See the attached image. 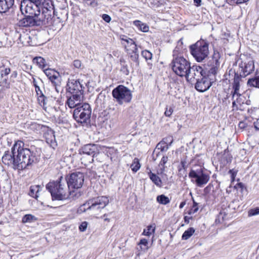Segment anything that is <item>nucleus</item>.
<instances>
[{"label":"nucleus","mask_w":259,"mask_h":259,"mask_svg":"<svg viewBox=\"0 0 259 259\" xmlns=\"http://www.w3.org/2000/svg\"><path fill=\"white\" fill-rule=\"evenodd\" d=\"M21 141L15 142L11 151H6L2 157L3 162L8 165H13L15 169H23L39 160V156L34 148H24Z\"/></svg>","instance_id":"nucleus-1"},{"label":"nucleus","mask_w":259,"mask_h":259,"mask_svg":"<svg viewBox=\"0 0 259 259\" xmlns=\"http://www.w3.org/2000/svg\"><path fill=\"white\" fill-rule=\"evenodd\" d=\"M46 189L51 193L53 200H62L70 196L67 178L60 176L56 181L50 182Z\"/></svg>","instance_id":"nucleus-2"},{"label":"nucleus","mask_w":259,"mask_h":259,"mask_svg":"<svg viewBox=\"0 0 259 259\" xmlns=\"http://www.w3.org/2000/svg\"><path fill=\"white\" fill-rule=\"evenodd\" d=\"M70 198H77L81 196V173L79 171L70 174L67 179Z\"/></svg>","instance_id":"nucleus-3"},{"label":"nucleus","mask_w":259,"mask_h":259,"mask_svg":"<svg viewBox=\"0 0 259 259\" xmlns=\"http://www.w3.org/2000/svg\"><path fill=\"white\" fill-rule=\"evenodd\" d=\"M191 54L197 62L204 60L209 54L208 44L204 40L197 41L190 47Z\"/></svg>","instance_id":"nucleus-4"},{"label":"nucleus","mask_w":259,"mask_h":259,"mask_svg":"<svg viewBox=\"0 0 259 259\" xmlns=\"http://www.w3.org/2000/svg\"><path fill=\"white\" fill-rule=\"evenodd\" d=\"M190 63L183 57H178L174 58L171 66L173 71L181 77H184L187 71L190 69Z\"/></svg>","instance_id":"nucleus-5"},{"label":"nucleus","mask_w":259,"mask_h":259,"mask_svg":"<svg viewBox=\"0 0 259 259\" xmlns=\"http://www.w3.org/2000/svg\"><path fill=\"white\" fill-rule=\"evenodd\" d=\"M112 94L113 97L120 105L130 103L132 99L131 90L122 85H119L115 88L112 91Z\"/></svg>","instance_id":"nucleus-6"},{"label":"nucleus","mask_w":259,"mask_h":259,"mask_svg":"<svg viewBox=\"0 0 259 259\" xmlns=\"http://www.w3.org/2000/svg\"><path fill=\"white\" fill-rule=\"evenodd\" d=\"M55 10L53 7H43L38 16L40 26H50L55 25Z\"/></svg>","instance_id":"nucleus-7"},{"label":"nucleus","mask_w":259,"mask_h":259,"mask_svg":"<svg viewBox=\"0 0 259 259\" xmlns=\"http://www.w3.org/2000/svg\"><path fill=\"white\" fill-rule=\"evenodd\" d=\"M109 203V199L106 196H100L90 199L82 205L88 206L86 210H92L94 212H97L100 211L101 209L104 208Z\"/></svg>","instance_id":"nucleus-8"},{"label":"nucleus","mask_w":259,"mask_h":259,"mask_svg":"<svg viewBox=\"0 0 259 259\" xmlns=\"http://www.w3.org/2000/svg\"><path fill=\"white\" fill-rule=\"evenodd\" d=\"M189 177L191 179V181L195 183L199 187H203L209 180V175L204 172L201 168L196 170L191 169L189 174Z\"/></svg>","instance_id":"nucleus-9"},{"label":"nucleus","mask_w":259,"mask_h":259,"mask_svg":"<svg viewBox=\"0 0 259 259\" xmlns=\"http://www.w3.org/2000/svg\"><path fill=\"white\" fill-rule=\"evenodd\" d=\"M40 4L30 2L29 0H23L21 2L20 9L22 13L23 11L28 16L36 18L39 16L41 10L38 6Z\"/></svg>","instance_id":"nucleus-10"},{"label":"nucleus","mask_w":259,"mask_h":259,"mask_svg":"<svg viewBox=\"0 0 259 259\" xmlns=\"http://www.w3.org/2000/svg\"><path fill=\"white\" fill-rule=\"evenodd\" d=\"M239 66L242 72L241 75L246 76L250 74L254 69V60L250 56H240Z\"/></svg>","instance_id":"nucleus-11"},{"label":"nucleus","mask_w":259,"mask_h":259,"mask_svg":"<svg viewBox=\"0 0 259 259\" xmlns=\"http://www.w3.org/2000/svg\"><path fill=\"white\" fill-rule=\"evenodd\" d=\"M120 38L121 40L127 43V45H125V49L127 53L129 54L133 53V55H131V58L134 60H137L138 58L139 54L135 42L132 39L125 35L120 36Z\"/></svg>","instance_id":"nucleus-12"},{"label":"nucleus","mask_w":259,"mask_h":259,"mask_svg":"<svg viewBox=\"0 0 259 259\" xmlns=\"http://www.w3.org/2000/svg\"><path fill=\"white\" fill-rule=\"evenodd\" d=\"M203 69L201 67L197 65H193L191 67L190 65V69L187 70V74L184 77L188 81H193L194 80H197L203 76Z\"/></svg>","instance_id":"nucleus-13"},{"label":"nucleus","mask_w":259,"mask_h":259,"mask_svg":"<svg viewBox=\"0 0 259 259\" xmlns=\"http://www.w3.org/2000/svg\"><path fill=\"white\" fill-rule=\"evenodd\" d=\"M196 81L195 89L200 92H204L209 89L215 81V78L204 76L203 74V76Z\"/></svg>","instance_id":"nucleus-14"},{"label":"nucleus","mask_w":259,"mask_h":259,"mask_svg":"<svg viewBox=\"0 0 259 259\" xmlns=\"http://www.w3.org/2000/svg\"><path fill=\"white\" fill-rule=\"evenodd\" d=\"M219 59V53H214L211 60H210L208 64V65L210 66L211 68L208 71V74L207 76L215 79V75L218 71L220 65Z\"/></svg>","instance_id":"nucleus-15"},{"label":"nucleus","mask_w":259,"mask_h":259,"mask_svg":"<svg viewBox=\"0 0 259 259\" xmlns=\"http://www.w3.org/2000/svg\"><path fill=\"white\" fill-rule=\"evenodd\" d=\"M91 109L89 104H82V126H90Z\"/></svg>","instance_id":"nucleus-16"},{"label":"nucleus","mask_w":259,"mask_h":259,"mask_svg":"<svg viewBox=\"0 0 259 259\" xmlns=\"http://www.w3.org/2000/svg\"><path fill=\"white\" fill-rule=\"evenodd\" d=\"M19 25L22 27L40 26L38 16L35 18L27 15L19 21Z\"/></svg>","instance_id":"nucleus-17"},{"label":"nucleus","mask_w":259,"mask_h":259,"mask_svg":"<svg viewBox=\"0 0 259 259\" xmlns=\"http://www.w3.org/2000/svg\"><path fill=\"white\" fill-rule=\"evenodd\" d=\"M14 4V0H0V13L7 12Z\"/></svg>","instance_id":"nucleus-18"},{"label":"nucleus","mask_w":259,"mask_h":259,"mask_svg":"<svg viewBox=\"0 0 259 259\" xmlns=\"http://www.w3.org/2000/svg\"><path fill=\"white\" fill-rule=\"evenodd\" d=\"M67 85L70 90L76 92H80L81 83L79 79L73 80L71 81H69L67 83Z\"/></svg>","instance_id":"nucleus-19"},{"label":"nucleus","mask_w":259,"mask_h":259,"mask_svg":"<svg viewBox=\"0 0 259 259\" xmlns=\"http://www.w3.org/2000/svg\"><path fill=\"white\" fill-rule=\"evenodd\" d=\"M41 189L42 187L40 185L31 186L30 187L29 195L37 199L39 195V192Z\"/></svg>","instance_id":"nucleus-20"},{"label":"nucleus","mask_w":259,"mask_h":259,"mask_svg":"<svg viewBox=\"0 0 259 259\" xmlns=\"http://www.w3.org/2000/svg\"><path fill=\"white\" fill-rule=\"evenodd\" d=\"M241 96V94L239 93V90H234L233 94V98L234 101L233 102V107L235 108V107L237 109L238 104L241 105V102L239 101L238 97H240Z\"/></svg>","instance_id":"nucleus-21"},{"label":"nucleus","mask_w":259,"mask_h":259,"mask_svg":"<svg viewBox=\"0 0 259 259\" xmlns=\"http://www.w3.org/2000/svg\"><path fill=\"white\" fill-rule=\"evenodd\" d=\"M156 226L154 224L149 225L146 229H145L142 233V235L147 236H150L154 234L155 231Z\"/></svg>","instance_id":"nucleus-22"},{"label":"nucleus","mask_w":259,"mask_h":259,"mask_svg":"<svg viewBox=\"0 0 259 259\" xmlns=\"http://www.w3.org/2000/svg\"><path fill=\"white\" fill-rule=\"evenodd\" d=\"M148 175L151 181L157 186H160L161 181L160 178L151 171L148 172Z\"/></svg>","instance_id":"nucleus-23"},{"label":"nucleus","mask_w":259,"mask_h":259,"mask_svg":"<svg viewBox=\"0 0 259 259\" xmlns=\"http://www.w3.org/2000/svg\"><path fill=\"white\" fill-rule=\"evenodd\" d=\"M81 109L80 107H78L75 108L73 112V118L77 121L78 124V126L81 124Z\"/></svg>","instance_id":"nucleus-24"},{"label":"nucleus","mask_w":259,"mask_h":259,"mask_svg":"<svg viewBox=\"0 0 259 259\" xmlns=\"http://www.w3.org/2000/svg\"><path fill=\"white\" fill-rule=\"evenodd\" d=\"M134 24L143 32H147L149 30V27L139 20L135 21Z\"/></svg>","instance_id":"nucleus-25"},{"label":"nucleus","mask_w":259,"mask_h":259,"mask_svg":"<svg viewBox=\"0 0 259 259\" xmlns=\"http://www.w3.org/2000/svg\"><path fill=\"white\" fill-rule=\"evenodd\" d=\"M33 61L35 62L39 67L45 69L47 66L46 60L41 57H36L33 59Z\"/></svg>","instance_id":"nucleus-26"},{"label":"nucleus","mask_w":259,"mask_h":259,"mask_svg":"<svg viewBox=\"0 0 259 259\" xmlns=\"http://www.w3.org/2000/svg\"><path fill=\"white\" fill-rule=\"evenodd\" d=\"M195 232V230L193 228H190L186 231L184 232L182 235V239L183 240H187L190 237L192 236V235Z\"/></svg>","instance_id":"nucleus-27"},{"label":"nucleus","mask_w":259,"mask_h":259,"mask_svg":"<svg viewBox=\"0 0 259 259\" xmlns=\"http://www.w3.org/2000/svg\"><path fill=\"white\" fill-rule=\"evenodd\" d=\"M156 200L159 203L164 205H166L170 202L169 198L164 195L158 196Z\"/></svg>","instance_id":"nucleus-28"},{"label":"nucleus","mask_w":259,"mask_h":259,"mask_svg":"<svg viewBox=\"0 0 259 259\" xmlns=\"http://www.w3.org/2000/svg\"><path fill=\"white\" fill-rule=\"evenodd\" d=\"M140 167L141 165L139 159L137 158H135L131 165L132 170L134 172H137L140 169Z\"/></svg>","instance_id":"nucleus-29"},{"label":"nucleus","mask_w":259,"mask_h":259,"mask_svg":"<svg viewBox=\"0 0 259 259\" xmlns=\"http://www.w3.org/2000/svg\"><path fill=\"white\" fill-rule=\"evenodd\" d=\"M247 84L250 87L259 88V78L255 77L249 79L247 81Z\"/></svg>","instance_id":"nucleus-30"},{"label":"nucleus","mask_w":259,"mask_h":259,"mask_svg":"<svg viewBox=\"0 0 259 259\" xmlns=\"http://www.w3.org/2000/svg\"><path fill=\"white\" fill-rule=\"evenodd\" d=\"M36 220V218L30 214H25L23 218H22V222L24 223H28V222H31L33 221Z\"/></svg>","instance_id":"nucleus-31"},{"label":"nucleus","mask_w":259,"mask_h":259,"mask_svg":"<svg viewBox=\"0 0 259 259\" xmlns=\"http://www.w3.org/2000/svg\"><path fill=\"white\" fill-rule=\"evenodd\" d=\"M67 104L68 106L72 108H74L77 106L79 105V102H75L74 100V97H70L67 100Z\"/></svg>","instance_id":"nucleus-32"},{"label":"nucleus","mask_w":259,"mask_h":259,"mask_svg":"<svg viewBox=\"0 0 259 259\" xmlns=\"http://www.w3.org/2000/svg\"><path fill=\"white\" fill-rule=\"evenodd\" d=\"M169 146L168 144H165L163 142L161 141L156 146L158 149H160L161 151H166L169 149Z\"/></svg>","instance_id":"nucleus-33"},{"label":"nucleus","mask_w":259,"mask_h":259,"mask_svg":"<svg viewBox=\"0 0 259 259\" xmlns=\"http://www.w3.org/2000/svg\"><path fill=\"white\" fill-rule=\"evenodd\" d=\"M233 89L234 90H239L240 89V78L239 77H235L233 84Z\"/></svg>","instance_id":"nucleus-34"},{"label":"nucleus","mask_w":259,"mask_h":259,"mask_svg":"<svg viewBox=\"0 0 259 259\" xmlns=\"http://www.w3.org/2000/svg\"><path fill=\"white\" fill-rule=\"evenodd\" d=\"M44 72L46 74V75L50 78L52 75L54 74H57V72L54 70L50 69V68H45L44 69Z\"/></svg>","instance_id":"nucleus-35"},{"label":"nucleus","mask_w":259,"mask_h":259,"mask_svg":"<svg viewBox=\"0 0 259 259\" xmlns=\"http://www.w3.org/2000/svg\"><path fill=\"white\" fill-rule=\"evenodd\" d=\"M11 72V69L9 67H6V65L0 70V73L2 77L8 75Z\"/></svg>","instance_id":"nucleus-36"},{"label":"nucleus","mask_w":259,"mask_h":259,"mask_svg":"<svg viewBox=\"0 0 259 259\" xmlns=\"http://www.w3.org/2000/svg\"><path fill=\"white\" fill-rule=\"evenodd\" d=\"M165 144H168V146H170L173 142V137L171 136H168L163 139L162 141Z\"/></svg>","instance_id":"nucleus-37"},{"label":"nucleus","mask_w":259,"mask_h":259,"mask_svg":"<svg viewBox=\"0 0 259 259\" xmlns=\"http://www.w3.org/2000/svg\"><path fill=\"white\" fill-rule=\"evenodd\" d=\"M142 55L147 60L151 59L152 57V53L147 50H144V51H142Z\"/></svg>","instance_id":"nucleus-38"},{"label":"nucleus","mask_w":259,"mask_h":259,"mask_svg":"<svg viewBox=\"0 0 259 259\" xmlns=\"http://www.w3.org/2000/svg\"><path fill=\"white\" fill-rule=\"evenodd\" d=\"M162 5V3L158 0H153L151 2V6L152 8H157L160 7Z\"/></svg>","instance_id":"nucleus-39"},{"label":"nucleus","mask_w":259,"mask_h":259,"mask_svg":"<svg viewBox=\"0 0 259 259\" xmlns=\"http://www.w3.org/2000/svg\"><path fill=\"white\" fill-rule=\"evenodd\" d=\"M259 214V207L252 209L248 211L249 216L255 215Z\"/></svg>","instance_id":"nucleus-40"},{"label":"nucleus","mask_w":259,"mask_h":259,"mask_svg":"<svg viewBox=\"0 0 259 259\" xmlns=\"http://www.w3.org/2000/svg\"><path fill=\"white\" fill-rule=\"evenodd\" d=\"M229 173L231 175L232 182L234 181L235 177L237 173V170L235 169H230Z\"/></svg>","instance_id":"nucleus-41"},{"label":"nucleus","mask_w":259,"mask_h":259,"mask_svg":"<svg viewBox=\"0 0 259 259\" xmlns=\"http://www.w3.org/2000/svg\"><path fill=\"white\" fill-rule=\"evenodd\" d=\"M85 3L87 5L93 7L97 6L98 4L96 0H85Z\"/></svg>","instance_id":"nucleus-42"},{"label":"nucleus","mask_w":259,"mask_h":259,"mask_svg":"<svg viewBox=\"0 0 259 259\" xmlns=\"http://www.w3.org/2000/svg\"><path fill=\"white\" fill-rule=\"evenodd\" d=\"M38 100L40 103L43 104V105L46 104V100L47 98L44 96L43 94H41L40 95L37 96Z\"/></svg>","instance_id":"nucleus-43"},{"label":"nucleus","mask_w":259,"mask_h":259,"mask_svg":"<svg viewBox=\"0 0 259 259\" xmlns=\"http://www.w3.org/2000/svg\"><path fill=\"white\" fill-rule=\"evenodd\" d=\"M80 95L81 92H75V94H73L71 97H74L75 102L80 103Z\"/></svg>","instance_id":"nucleus-44"},{"label":"nucleus","mask_w":259,"mask_h":259,"mask_svg":"<svg viewBox=\"0 0 259 259\" xmlns=\"http://www.w3.org/2000/svg\"><path fill=\"white\" fill-rule=\"evenodd\" d=\"M173 112V109L171 107L166 108L164 112L166 116L169 117Z\"/></svg>","instance_id":"nucleus-45"},{"label":"nucleus","mask_w":259,"mask_h":259,"mask_svg":"<svg viewBox=\"0 0 259 259\" xmlns=\"http://www.w3.org/2000/svg\"><path fill=\"white\" fill-rule=\"evenodd\" d=\"M102 18L107 23L110 22L111 20L110 16L105 14L102 15Z\"/></svg>","instance_id":"nucleus-46"},{"label":"nucleus","mask_w":259,"mask_h":259,"mask_svg":"<svg viewBox=\"0 0 259 259\" xmlns=\"http://www.w3.org/2000/svg\"><path fill=\"white\" fill-rule=\"evenodd\" d=\"M40 83H42V81L41 79L38 78V80H37L35 78H33V84L35 88L36 87H38Z\"/></svg>","instance_id":"nucleus-47"},{"label":"nucleus","mask_w":259,"mask_h":259,"mask_svg":"<svg viewBox=\"0 0 259 259\" xmlns=\"http://www.w3.org/2000/svg\"><path fill=\"white\" fill-rule=\"evenodd\" d=\"M58 76L59 73L57 72V74H54L49 79L53 83H55V81L58 79Z\"/></svg>","instance_id":"nucleus-48"},{"label":"nucleus","mask_w":259,"mask_h":259,"mask_svg":"<svg viewBox=\"0 0 259 259\" xmlns=\"http://www.w3.org/2000/svg\"><path fill=\"white\" fill-rule=\"evenodd\" d=\"M148 244V241L146 239H142L140 241V242L138 243L139 245H144L145 246H147Z\"/></svg>","instance_id":"nucleus-49"},{"label":"nucleus","mask_w":259,"mask_h":259,"mask_svg":"<svg viewBox=\"0 0 259 259\" xmlns=\"http://www.w3.org/2000/svg\"><path fill=\"white\" fill-rule=\"evenodd\" d=\"M73 65L77 68H79L81 67V61L79 60H76L74 61Z\"/></svg>","instance_id":"nucleus-50"},{"label":"nucleus","mask_w":259,"mask_h":259,"mask_svg":"<svg viewBox=\"0 0 259 259\" xmlns=\"http://www.w3.org/2000/svg\"><path fill=\"white\" fill-rule=\"evenodd\" d=\"M168 160V157L167 156H163L160 161L161 165H164Z\"/></svg>","instance_id":"nucleus-51"},{"label":"nucleus","mask_w":259,"mask_h":259,"mask_svg":"<svg viewBox=\"0 0 259 259\" xmlns=\"http://www.w3.org/2000/svg\"><path fill=\"white\" fill-rule=\"evenodd\" d=\"M35 90L37 96L40 95L41 94H43L39 85L35 88Z\"/></svg>","instance_id":"nucleus-52"},{"label":"nucleus","mask_w":259,"mask_h":259,"mask_svg":"<svg viewBox=\"0 0 259 259\" xmlns=\"http://www.w3.org/2000/svg\"><path fill=\"white\" fill-rule=\"evenodd\" d=\"M193 207L194 208V209H192L190 211V212H189V214H191V213H195L198 209V207L196 206V204L195 203H194V204Z\"/></svg>","instance_id":"nucleus-53"},{"label":"nucleus","mask_w":259,"mask_h":259,"mask_svg":"<svg viewBox=\"0 0 259 259\" xmlns=\"http://www.w3.org/2000/svg\"><path fill=\"white\" fill-rule=\"evenodd\" d=\"M88 223L87 222H82V232L84 231L87 228Z\"/></svg>","instance_id":"nucleus-54"},{"label":"nucleus","mask_w":259,"mask_h":259,"mask_svg":"<svg viewBox=\"0 0 259 259\" xmlns=\"http://www.w3.org/2000/svg\"><path fill=\"white\" fill-rule=\"evenodd\" d=\"M78 8L77 7H74L72 10V14L74 16H78L79 13L76 12V9L77 10Z\"/></svg>","instance_id":"nucleus-55"},{"label":"nucleus","mask_w":259,"mask_h":259,"mask_svg":"<svg viewBox=\"0 0 259 259\" xmlns=\"http://www.w3.org/2000/svg\"><path fill=\"white\" fill-rule=\"evenodd\" d=\"M254 125L256 130H259V118L254 122Z\"/></svg>","instance_id":"nucleus-56"},{"label":"nucleus","mask_w":259,"mask_h":259,"mask_svg":"<svg viewBox=\"0 0 259 259\" xmlns=\"http://www.w3.org/2000/svg\"><path fill=\"white\" fill-rule=\"evenodd\" d=\"M233 1H235L238 4L246 3L248 1H249V0H233Z\"/></svg>","instance_id":"nucleus-57"},{"label":"nucleus","mask_w":259,"mask_h":259,"mask_svg":"<svg viewBox=\"0 0 259 259\" xmlns=\"http://www.w3.org/2000/svg\"><path fill=\"white\" fill-rule=\"evenodd\" d=\"M194 2L197 6H199L201 5V0H194Z\"/></svg>","instance_id":"nucleus-58"},{"label":"nucleus","mask_w":259,"mask_h":259,"mask_svg":"<svg viewBox=\"0 0 259 259\" xmlns=\"http://www.w3.org/2000/svg\"><path fill=\"white\" fill-rule=\"evenodd\" d=\"M30 2L35 3L36 4H40L44 0H29Z\"/></svg>","instance_id":"nucleus-59"},{"label":"nucleus","mask_w":259,"mask_h":259,"mask_svg":"<svg viewBox=\"0 0 259 259\" xmlns=\"http://www.w3.org/2000/svg\"><path fill=\"white\" fill-rule=\"evenodd\" d=\"M5 66V64H4L3 60H0V70L4 68V67Z\"/></svg>","instance_id":"nucleus-60"},{"label":"nucleus","mask_w":259,"mask_h":259,"mask_svg":"<svg viewBox=\"0 0 259 259\" xmlns=\"http://www.w3.org/2000/svg\"><path fill=\"white\" fill-rule=\"evenodd\" d=\"M12 77L16 78L17 76V73L16 71H13L11 75Z\"/></svg>","instance_id":"nucleus-61"},{"label":"nucleus","mask_w":259,"mask_h":259,"mask_svg":"<svg viewBox=\"0 0 259 259\" xmlns=\"http://www.w3.org/2000/svg\"><path fill=\"white\" fill-rule=\"evenodd\" d=\"M185 204L186 202L185 201L182 202L179 206L180 208H182L185 206Z\"/></svg>","instance_id":"nucleus-62"},{"label":"nucleus","mask_w":259,"mask_h":259,"mask_svg":"<svg viewBox=\"0 0 259 259\" xmlns=\"http://www.w3.org/2000/svg\"><path fill=\"white\" fill-rule=\"evenodd\" d=\"M189 219H190V218H189L187 216L185 217V218H184L185 222L187 224H188L189 223Z\"/></svg>","instance_id":"nucleus-63"},{"label":"nucleus","mask_w":259,"mask_h":259,"mask_svg":"<svg viewBox=\"0 0 259 259\" xmlns=\"http://www.w3.org/2000/svg\"><path fill=\"white\" fill-rule=\"evenodd\" d=\"M238 98H239V101H240L241 102V104L242 103H243V101L242 100V96L240 97H238Z\"/></svg>","instance_id":"nucleus-64"}]
</instances>
